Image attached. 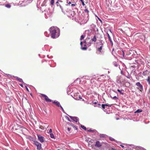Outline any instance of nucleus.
Here are the masks:
<instances>
[{
  "label": "nucleus",
  "instance_id": "obj_33",
  "mask_svg": "<svg viewBox=\"0 0 150 150\" xmlns=\"http://www.w3.org/2000/svg\"><path fill=\"white\" fill-rule=\"evenodd\" d=\"M109 40V41H110V43L111 44V45L112 46L113 45V42H112V40L111 39H110V40Z\"/></svg>",
  "mask_w": 150,
  "mask_h": 150
},
{
  "label": "nucleus",
  "instance_id": "obj_13",
  "mask_svg": "<svg viewBox=\"0 0 150 150\" xmlns=\"http://www.w3.org/2000/svg\"><path fill=\"white\" fill-rule=\"evenodd\" d=\"M92 41L93 42H95L96 40L97 39L96 38V36L95 35L91 39Z\"/></svg>",
  "mask_w": 150,
  "mask_h": 150
},
{
  "label": "nucleus",
  "instance_id": "obj_17",
  "mask_svg": "<svg viewBox=\"0 0 150 150\" xmlns=\"http://www.w3.org/2000/svg\"><path fill=\"white\" fill-rule=\"evenodd\" d=\"M147 82L150 85V77L149 76L148 77V78L146 79Z\"/></svg>",
  "mask_w": 150,
  "mask_h": 150
},
{
  "label": "nucleus",
  "instance_id": "obj_3",
  "mask_svg": "<svg viewBox=\"0 0 150 150\" xmlns=\"http://www.w3.org/2000/svg\"><path fill=\"white\" fill-rule=\"evenodd\" d=\"M41 96L40 97H42L44 98L45 99V101L47 102H51L52 101L45 94H40Z\"/></svg>",
  "mask_w": 150,
  "mask_h": 150
},
{
  "label": "nucleus",
  "instance_id": "obj_47",
  "mask_svg": "<svg viewBox=\"0 0 150 150\" xmlns=\"http://www.w3.org/2000/svg\"><path fill=\"white\" fill-rule=\"evenodd\" d=\"M121 74H122V75H124V74H123V72H122V71H121Z\"/></svg>",
  "mask_w": 150,
  "mask_h": 150
},
{
  "label": "nucleus",
  "instance_id": "obj_10",
  "mask_svg": "<svg viewBox=\"0 0 150 150\" xmlns=\"http://www.w3.org/2000/svg\"><path fill=\"white\" fill-rule=\"evenodd\" d=\"M52 103L54 104L57 106L58 107H59L60 105V103L58 101H52Z\"/></svg>",
  "mask_w": 150,
  "mask_h": 150
},
{
  "label": "nucleus",
  "instance_id": "obj_23",
  "mask_svg": "<svg viewBox=\"0 0 150 150\" xmlns=\"http://www.w3.org/2000/svg\"><path fill=\"white\" fill-rule=\"evenodd\" d=\"M85 36L83 35H81L80 38V40L81 41L82 39L84 38Z\"/></svg>",
  "mask_w": 150,
  "mask_h": 150
},
{
  "label": "nucleus",
  "instance_id": "obj_25",
  "mask_svg": "<svg viewBox=\"0 0 150 150\" xmlns=\"http://www.w3.org/2000/svg\"><path fill=\"white\" fill-rule=\"evenodd\" d=\"M67 3L68 4H71V2L70 0H67Z\"/></svg>",
  "mask_w": 150,
  "mask_h": 150
},
{
  "label": "nucleus",
  "instance_id": "obj_38",
  "mask_svg": "<svg viewBox=\"0 0 150 150\" xmlns=\"http://www.w3.org/2000/svg\"><path fill=\"white\" fill-rule=\"evenodd\" d=\"M25 87H26V89L27 91H28L29 92V90H28V88L26 86H25Z\"/></svg>",
  "mask_w": 150,
  "mask_h": 150
},
{
  "label": "nucleus",
  "instance_id": "obj_35",
  "mask_svg": "<svg viewBox=\"0 0 150 150\" xmlns=\"http://www.w3.org/2000/svg\"><path fill=\"white\" fill-rule=\"evenodd\" d=\"M76 4H71V6H76Z\"/></svg>",
  "mask_w": 150,
  "mask_h": 150
},
{
  "label": "nucleus",
  "instance_id": "obj_46",
  "mask_svg": "<svg viewBox=\"0 0 150 150\" xmlns=\"http://www.w3.org/2000/svg\"><path fill=\"white\" fill-rule=\"evenodd\" d=\"M109 32H110V34H112V33H111V30H109Z\"/></svg>",
  "mask_w": 150,
  "mask_h": 150
},
{
  "label": "nucleus",
  "instance_id": "obj_28",
  "mask_svg": "<svg viewBox=\"0 0 150 150\" xmlns=\"http://www.w3.org/2000/svg\"><path fill=\"white\" fill-rule=\"evenodd\" d=\"M109 139L112 141H114L115 139L111 137H109Z\"/></svg>",
  "mask_w": 150,
  "mask_h": 150
},
{
  "label": "nucleus",
  "instance_id": "obj_37",
  "mask_svg": "<svg viewBox=\"0 0 150 150\" xmlns=\"http://www.w3.org/2000/svg\"><path fill=\"white\" fill-rule=\"evenodd\" d=\"M82 5H83V6H84L85 5V4H84V2H83V1H82Z\"/></svg>",
  "mask_w": 150,
  "mask_h": 150
},
{
  "label": "nucleus",
  "instance_id": "obj_14",
  "mask_svg": "<svg viewBox=\"0 0 150 150\" xmlns=\"http://www.w3.org/2000/svg\"><path fill=\"white\" fill-rule=\"evenodd\" d=\"M110 97L111 98H112V99H114V100H115L116 99L117 100L118 99V98L116 96H112L111 95H110Z\"/></svg>",
  "mask_w": 150,
  "mask_h": 150
},
{
  "label": "nucleus",
  "instance_id": "obj_21",
  "mask_svg": "<svg viewBox=\"0 0 150 150\" xmlns=\"http://www.w3.org/2000/svg\"><path fill=\"white\" fill-rule=\"evenodd\" d=\"M54 3V0H51L50 4L52 6H53Z\"/></svg>",
  "mask_w": 150,
  "mask_h": 150
},
{
  "label": "nucleus",
  "instance_id": "obj_45",
  "mask_svg": "<svg viewBox=\"0 0 150 150\" xmlns=\"http://www.w3.org/2000/svg\"><path fill=\"white\" fill-rule=\"evenodd\" d=\"M71 0V3H73V1H74V0Z\"/></svg>",
  "mask_w": 150,
  "mask_h": 150
},
{
  "label": "nucleus",
  "instance_id": "obj_53",
  "mask_svg": "<svg viewBox=\"0 0 150 150\" xmlns=\"http://www.w3.org/2000/svg\"><path fill=\"white\" fill-rule=\"evenodd\" d=\"M89 142H91V143H92V141H91H91H89Z\"/></svg>",
  "mask_w": 150,
  "mask_h": 150
},
{
  "label": "nucleus",
  "instance_id": "obj_55",
  "mask_svg": "<svg viewBox=\"0 0 150 150\" xmlns=\"http://www.w3.org/2000/svg\"><path fill=\"white\" fill-rule=\"evenodd\" d=\"M30 95H31V96H32V94L31 93H30Z\"/></svg>",
  "mask_w": 150,
  "mask_h": 150
},
{
  "label": "nucleus",
  "instance_id": "obj_8",
  "mask_svg": "<svg viewBox=\"0 0 150 150\" xmlns=\"http://www.w3.org/2000/svg\"><path fill=\"white\" fill-rule=\"evenodd\" d=\"M101 46L99 47L97 49V50L98 51L101 52L102 51V48L103 47V44L102 43V42H101Z\"/></svg>",
  "mask_w": 150,
  "mask_h": 150
},
{
  "label": "nucleus",
  "instance_id": "obj_29",
  "mask_svg": "<svg viewBox=\"0 0 150 150\" xmlns=\"http://www.w3.org/2000/svg\"><path fill=\"white\" fill-rule=\"evenodd\" d=\"M105 106H106L111 107V106L112 105H109V104H105Z\"/></svg>",
  "mask_w": 150,
  "mask_h": 150
},
{
  "label": "nucleus",
  "instance_id": "obj_43",
  "mask_svg": "<svg viewBox=\"0 0 150 150\" xmlns=\"http://www.w3.org/2000/svg\"><path fill=\"white\" fill-rule=\"evenodd\" d=\"M67 117V120L68 121H70V120L69 118L68 117Z\"/></svg>",
  "mask_w": 150,
  "mask_h": 150
},
{
  "label": "nucleus",
  "instance_id": "obj_36",
  "mask_svg": "<svg viewBox=\"0 0 150 150\" xmlns=\"http://www.w3.org/2000/svg\"><path fill=\"white\" fill-rule=\"evenodd\" d=\"M91 43L90 42L88 43V45L89 46H90L91 45Z\"/></svg>",
  "mask_w": 150,
  "mask_h": 150
},
{
  "label": "nucleus",
  "instance_id": "obj_1",
  "mask_svg": "<svg viewBox=\"0 0 150 150\" xmlns=\"http://www.w3.org/2000/svg\"><path fill=\"white\" fill-rule=\"evenodd\" d=\"M50 33L51 34V37L53 38H55L58 37L60 35V31L59 29L56 27H52L50 29Z\"/></svg>",
  "mask_w": 150,
  "mask_h": 150
},
{
  "label": "nucleus",
  "instance_id": "obj_2",
  "mask_svg": "<svg viewBox=\"0 0 150 150\" xmlns=\"http://www.w3.org/2000/svg\"><path fill=\"white\" fill-rule=\"evenodd\" d=\"M80 45L81 46V49L83 50H86L87 49L86 47V41H84L83 42L81 41L80 42Z\"/></svg>",
  "mask_w": 150,
  "mask_h": 150
},
{
  "label": "nucleus",
  "instance_id": "obj_56",
  "mask_svg": "<svg viewBox=\"0 0 150 150\" xmlns=\"http://www.w3.org/2000/svg\"><path fill=\"white\" fill-rule=\"evenodd\" d=\"M90 39V38H88V39Z\"/></svg>",
  "mask_w": 150,
  "mask_h": 150
},
{
  "label": "nucleus",
  "instance_id": "obj_20",
  "mask_svg": "<svg viewBox=\"0 0 150 150\" xmlns=\"http://www.w3.org/2000/svg\"><path fill=\"white\" fill-rule=\"evenodd\" d=\"M85 9L84 10L85 12L86 13H88L89 12V11L88 10V8L86 7H85Z\"/></svg>",
  "mask_w": 150,
  "mask_h": 150
},
{
  "label": "nucleus",
  "instance_id": "obj_12",
  "mask_svg": "<svg viewBox=\"0 0 150 150\" xmlns=\"http://www.w3.org/2000/svg\"><path fill=\"white\" fill-rule=\"evenodd\" d=\"M15 78L16 79L19 81L21 82H23V80L21 78H20L19 77H18L16 76L15 77Z\"/></svg>",
  "mask_w": 150,
  "mask_h": 150
},
{
  "label": "nucleus",
  "instance_id": "obj_6",
  "mask_svg": "<svg viewBox=\"0 0 150 150\" xmlns=\"http://www.w3.org/2000/svg\"><path fill=\"white\" fill-rule=\"evenodd\" d=\"M38 139L39 141L41 143H42L44 142V137L41 136L40 135H38Z\"/></svg>",
  "mask_w": 150,
  "mask_h": 150
},
{
  "label": "nucleus",
  "instance_id": "obj_50",
  "mask_svg": "<svg viewBox=\"0 0 150 150\" xmlns=\"http://www.w3.org/2000/svg\"><path fill=\"white\" fill-rule=\"evenodd\" d=\"M121 146L123 148L124 147V146L123 145H121Z\"/></svg>",
  "mask_w": 150,
  "mask_h": 150
},
{
  "label": "nucleus",
  "instance_id": "obj_57",
  "mask_svg": "<svg viewBox=\"0 0 150 150\" xmlns=\"http://www.w3.org/2000/svg\"><path fill=\"white\" fill-rule=\"evenodd\" d=\"M60 0H57L58 1H60Z\"/></svg>",
  "mask_w": 150,
  "mask_h": 150
},
{
  "label": "nucleus",
  "instance_id": "obj_42",
  "mask_svg": "<svg viewBox=\"0 0 150 150\" xmlns=\"http://www.w3.org/2000/svg\"><path fill=\"white\" fill-rule=\"evenodd\" d=\"M59 6L60 8L62 10V7L60 5H59Z\"/></svg>",
  "mask_w": 150,
  "mask_h": 150
},
{
  "label": "nucleus",
  "instance_id": "obj_4",
  "mask_svg": "<svg viewBox=\"0 0 150 150\" xmlns=\"http://www.w3.org/2000/svg\"><path fill=\"white\" fill-rule=\"evenodd\" d=\"M34 144L37 146V149L38 150H40L41 148V145L40 143L37 142H34Z\"/></svg>",
  "mask_w": 150,
  "mask_h": 150
},
{
  "label": "nucleus",
  "instance_id": "obj_24",
  "mask_svg": "<svg viewBox=\"0 0 150 150\" xmlns=\"http://www.w3.org/2000/svg\"><path fill=\"white\" fill-rule=\"evenodd\" d=\"M117 91L119 92L120 94L123 95L124 94V93L123 92H122L120 90L118 89L117 90Z\"/></svg>",
  "mask_w": 150,
  "mask_h": 150
},
{
  "label": "nucleus",
  "instance_id": "obj_40",
  "mask_svg": "<svg viewBox=\"0 0 150 150\" xmlns=\"http://www.w3.org/2000/svg\"><path fill=\"white\" fill-rule=\"evenodd\" d=\"M70 129H71V128H69V127H68V128H67V130H68V131H70Z\"/></svg>",
  "mask_w": 150,
  "mask_h": 150
},
{
  "label": "nucleus",
  "instance_id": "obj_9",
  "mask_svg": "<svg viewBox=\"0 0 150 150\" xmlns=\"http://www.w3.org/2000/svg\"><path fill=\"white\" fill-rule=\"evenodd\" d=\"M71 119L74 121L76 122H77L78 121V119L77 117H70Z\"/></svg>",
  "mask_w": 150,
  "mask_h": 150
},
{
  "label": "nucleus",
  "instance_id": "obj_52",
  "mask_svg": "<svg viewBox=\"0 0 150 150\" xmlns=\"http://www.w3.org/2000/svg\"><path fill=\"white\" fill-rule=\"evenodd\" d=\"M103 134L102 135L100 136V137H103Z\"/></svg>",
  "mask_w": 150,
  "mask_h": 150
},
{
  "label": "nucleus",
  "instance_id": "obj_26",
  "mask_svg": "<svg viewBox=\"0 0 150 150\" xmlns=\"http://www.w3.org/2000/svg\"><path fill=\"white\" fill-rule=\"evenodd\" d=\"M39 128H40V129H42V130H43L44 129V127H43V126H42V125H40V126Z\"/></svg>",
  "mask_w": 150,
  "mask_h": 150
},
{
  "label": "nucleus",
  "instance_id": "obj_34",
  "mask_svg": "<svg viewBox=\"0 0 150 150\" xmlns=\"http://www.w3.org/2000/svg\"><path fill=\"white\" fill-rule=\"evenodd\" d=\"M105 104H102V107L103 109H105Z\"/></svg>",
  "mask_w": 150,
  "mask_h": 150
},
{
  "label": "nucleus",
  "instance_id": "obj_7",
  "mask_svg": "<svg viewBox=\"0 0 150 150\" xmlns=\"http://www.w3.org/2000/svg\"><path fill=\"white\" fill-rule=\"evenodd\" d=\"M102 146V144L99 141H97L96 142L95 146L96 147H100Z\"/></svg>",
  "mask_w": 150,
  "mask_h": 150
},
{
  "label": "nucleus",
  "instance_id": "obj_16",
  "mask_svg": "<svg viewBox=\"0 0 150 150\" xmlns=\"http://www.w3.org/2000/svg\"><path fill=\"white\" fill-rule=\"evenodd\" d=\"M142 111V110L141 109H138L137 110L134 112V113H140Z\"/></svg>",
  "mask_w": 150,
  "mask_h": 150
},
{
  "label": "nucleus",
  "instance_id": "obj_11",
  "mask_svg": "<svg viewBox=\"0 0 150 150\" xmlns=\"http://www.w3.org/2000/svg\"><path fill=\"white\" fill-rule=\"evenodd\" d=\"M149 74V72L148 71V70H146L144 71L142 73V74L144 76H146Z\"/></svg>",
  "mask_w": 150,
  "mask_h": 150
},
{
  "label": "nucleus",
  "instance_id": "obj_54",
  "mask_svg": "<svg viewBox=\"0 0 150 150\" xmlns=\"http://www.w3.org/2000/svg\"><path fill=\"white\" fill-rule=\"evenodd\" d=\"M79 98L81 99H82V98L81 97H79Z\"/></svg>",
  "mask_w": 150,
  "mask_h": 150
},
{
  "label": "nucleus",
  "instance_id": "obj_19",
  "mask_svg": "<svg viewBox=\"0 0 150 150\" xmlns=\"http://www.w3.org/2000/svg\"><path fill=\"white\" fill-rule=\"evenodd\" d=\"M50 136L51 138H52L55 139L54 135L52 133H50Z\"/></svg>",
  "mask_w": 150,
  "mask_h": 150
},
{
  "label": "nucleus",
  "instance_id": "obj_22",
  "mask_svg": "<svg viewBox=\"0 0 150 150\" xmlns=\"http://www.w3.org/2000/svg\"><path fill=\"white\" fill-rule=\"evenodd\" d=\"M81 127L83 129H84L85 130H86V127H85L84 126L82 125H81Z\"/></svg>",
  "mask_w": 150,
  "mask_h": 150
},
{
  "label": "nucleus",
  "instance_id": "obj_41",
  "mask_svg": "<svg viewBox=\"0 0 150 150\" xmlns=\"http://www.w3.org/2000/svg\"><path fill=\"white\" fill-rule=\"evenodd\" d=\"M110 150H115V149L114 148H111L110 149Z\"/></svg>",
  "mask_w": 150,
  "mask_h": 150
},
{
  "label": "nucleus",
  "instance_id": "obj_44",
  "mask_svg": "<svg viewBox=\"0 0 150 150\" xmlns=\"http://www.w3.org/2000/svg\"><path fill=\"white\" fill-rule=\"evenodd\" d=\"M73 127V128H74V129H77V128L76 127L74 126V127Z\"/></svg>",
  "mask_w": 150,
  "mask_h": 150
},
{
  "label": "nucleus",
  "instance_id": "obj_15",
  "mask_svg": "<svg viewBox=\"0 0 150 150\" xmlns=\"http://www.w3.org/2000/svg\"><path fill=\"white\" fill-rule=\"evenodd\" d=\"M7 108L9 109V110L10 111L12 110H13V108L11 107V106L9 105H7Z\"/></svg>",
  "mask_w": 150,
  "mask_h": 150
},
{
  "label": "nucleus",
  "instance_id": "obj_49",
  "mask_svg": "<svg viewBox=\"0 0 150 150\" xmlns=\"http://www.w3.org/2000/svg\"><path fill=\"white\" fill-rule=\"evenodd\" d=\"M97 103V102H95L94 103L95 104H96Z\"/></svg>",
  "mask_w": 150,
  "mask_h": 150
},
{
  "label": "nucleus",
  "instance_id": "obj_18",
  "mask_svg": "<svg viewBox=\"0 0 150 150\" xmlns=\"http://www.w3.org/2000/svg\"><path fill=\"white\" fill-rule=\"evenodd\" d=\"M107 36L108 37L109 40H110V39H111V37H110V34H109V33H108V32H107Z\"/></svg>",
  "mask_w": 150,
  "mask_h": 150
},
{
  "label": "nucleus",
  "instance_id": "obj_59",
  "mask_svg": "<svg viewBox=\"0 0 150 150\" xmlns=\"http://www.w3.org/2000/svg\"><path fill=\"white\" fill-rule=\"evenodd\" d=\"M127 78H128V77L127 76Z\"/></svg>",
  "mask_w": 150,
  "mask_h": 150
},
{
  "label": "nucleus",
  "instance_id": "obj_31",
  "mask_svg": "<svg viewBox=\"0 0 150 150\" xmlns=\"http://www.w3.org/2000/svg\"><path fill=\"white\" fill-rule=\"evenodd\" d=\"M52 130L51 129H50L49 130L48 133H52Z\"/></svg>",
  "mask_w": 150,
  "mask_h": 150
},
{
  "label": "nucleus",
  "instance_id": "obj_39",
  "mask_svg": "<svg viewBox=\"0 0 150 150\" xmlns=\"http://www.w3.org/2000/svg\"><path fill=\"white\" fill-rule=\"evenodd\" d=\"M88 132H92L93 130H91V129H90L89 130H88Z\"/></svg>",
  "mask_w": 150,
  "mask_h": 150
},
{
  "label": "nucleus",
  "instance_id": "obj_32",
  "mask_svg": "<svg viewBox=\"0 0 150 150\" xmlns=\"http://www.w3.org/2000/svg\"><path fill=\"white\" fill-rule=\"evenodd\" d=\"M56 5L57 6H59V5H60V4L58 2V1H57L56 2Z\"/></svg>",
  "mask_w": 150,
  "mask_h": 150
},
{
  "label": "nucleus",
  "instance_id": "obj_51",
  "mask_svg": "<svg viewBox=\"0 0 150 150\" xmlns=\"http://www.w3.org/2000/svg\"><path fill=\"white\" fill-rule=\"evenodd\" d=\"M80 1H81V2H82V1H83V0H80Z\"/></svg>",
  "mask_w": 150,
  "mask_h": 150
},
{
  "label": "nucleus",
  "instance_id": "obj_48",
  "mask_svg": "<svg viewBox=\"0 0 150 150\" xmlns=\"http://www.w3.org/2000/svg\"><path fill=\"white\" fill-rule=\"evenodd\" d=\"M20 86H23V85L22 84H20Z\"/></svg>",
  "mask_w": 150,
  "mask_h": 150
},
{
  "label": "nucleus",
  "instance_id": "obj_58",
  "mask_svg": "<svg viewBox=\"0 0 150 150\" xmlns=\"http://www.w3.org/2000/svg\"><path fill=\"white\" fill-rule=\"evenodd\" d=\"M57 150H61L59 149H57Z\"/></svg>",
  "mask_w": 150,
  "mask_h": 150
},
{
  "label": "nucleus",
  "instance_id": "obj_5",
  "mask_svg": "<svg viewBox=\"0 0 150 150\" xmlns=\"http://www.w3.org/2000/svg\"><path fill=\"white\" fill-rule=\"evenodd\" d=\"M136 85L137 86L139 87V90L140 91H142L143 90V86L142 84H141L140 82H137L136 83Z\"/></svg>",
  "mask_w": 150,
  "mask_h": 150
},
{
  "label": "nucleus",
  "instance_id": "obj_30",
  "mask_svg": "<svg viewBox=\"0 0 150 150\" xmlns=\"http://www.w3.org/2000/svg\"><path fill=\"white\" fill-rule=\"evenodd\" d=\"M61 109H62V111L63 112H64V111L63 108H62V107L60 105V106H59Z\"/></svg>",
  "mask_w": 150,
  "mask_h": 150
},
{
  "label": "nucleus",
  "instance_id": "obj_27",
  "mask_svg": "<svg viewBox=\"0 0 150 150\" xmlns=\"http://www.w3.org/2000/svg\"><path fill=\"white\" fill-rule=\"evenodd\" d=\"M5 6L8 8H10L11 6V5L9 4H6Z\"/></svg>",
  "mask_w": 150,
  "mask_h": 150
}]
</instances>
